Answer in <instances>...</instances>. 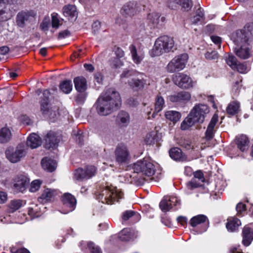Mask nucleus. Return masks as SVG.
Wrapping results in <instances>:
<instances>
[{"mask_svg":"<svg viewBox=\"0 0 253 253\" xmlns=\"http://www.w3.org/2000/svg\"><path fill=\"white\" fill-rule=\"evenodd\" d=\"M121 105V99L119 92L113 88H109L101 93L94 106L99 115L107 116L117 109Z\"/></svg>","mask_w":253,"mask_h":253,"instance_id":"obj_1","label":"nucleus"},{"mask_svg":"<svg viewBox=\"0 0 253 253\" xmlns=\"http://www.w3.org/2000/svg\"><path fill=\"white\" fill-rule=\"evenodd\" d=\"M174 41L172 38L162 36L158 38L151 51L152 57L159 56L173 51Z\"/></svg>","mask_w":253,"mask_h":253,"instance_id":"obj_2","label":"nucleus"},{"mask_svg":"<svg viewBox=\"0 0 253 253\" xmlns=\"http://www.w3.org/2000/svg\"><path fill=\"white\" fill-rule=\"evenodd\" d=\"M253 29V24H246L244 29L238 30L232 34L231 39L237 46L249 45V42L252 38V31Z\"/></svg>","mask_w":253,"mask_h":253,"instance_id":"obj_3","label":"nucleus"},{"mask_svg":"<svg viewBox=\"0 0 253 253\" xmlns=\"http://www.w3.org/2000/svg\"><path fill=\"white\" fill-rule=\"evenodd\" d=\"M158 167L157 164H154L149 159L145 158L134 163L133 169L134 172L141 173L149 177L154 174Z\"/></svg>","mask_w":253,"mask_h":253,"instance_id":"obj_4","label":"nucleus"},{"mask_svg":"<svg viewBox=\"0 0 253 253\" xmlns=\"http://www.w3.org/2000/svg\"><path fill=\"white\" fill-rule=\"evenodd\" d=\"M188 55L184 53L175 56L168 64L166 67V71L170 73H173L183 70L187 62Z\"/></svg>","mask_w":253,"mask_h":253,"instance_id":"obj_5","label":"nucleus"},{"mask_svg":"<svg viewBox=\"0 0 253 253\" xmlns=\"http://www.w3.org/2000/svg\"><path fill=\"white\" fill-rule=\"evenodd\" d=\"M66 21L61 17H51V20L49 17H45L40 25V29L46 34L49 27H51L50 32L54 33L55 30H57L60 26L65 24L68 26L69 24H66Z\"/></svg>","mask_w":253,"mask_h":253,"instance_id":"obj_6","label":"nucleus"},{"mask_svg":"<svg viewBox=\"0 0 253 253\" xmlns=\"http://www.w3.org/2000/svg\"><path fill=\"white\" fill-rule=\"evenodd\" d=\"M101 195L102 203L111 205L114 203V202L118 201L122 199L123 194L120 189L116 187L111 186L107 187L103 190Z\"/></svg>","mask_w":253,"mask_h":253,"instance_id":"obj_7","label":"nucleus"},{"mask_svg":"<svg viewBox=\"0 0 253 253\" xmlns=\"http://www.w3.org/2000/svg\"><path fill=\"white\" fill-rule=\"evenodd\" d=\"M27 150L23 144H19L15 149L11 147L7 148L5 152L6 159L12 163H16L26 156Z\"/></svg>","mask_w":253,"mask_h":253,"instance_id":"obj_8","label":"nucleus"},{"mask_svg":"<svg viewBox=\"0 0 253 253\" xmlns=\"http://www.w3.org/2000/svg\"><path fill=\"white\" fill-rule=\"evenodd\" d=\"M210 112L209 107L204 104H196L190 111L189 114L195 121L202 124Z\"/></svg>","mask_w":253,"mask_h":253,"instance_id":"obj_9","label":"nucleus"},{"mask_svg":"<svg viewBox=\"0 0 253 253\" xmlns=\"http://www.w3.org/2000/svg\"><path fill=\"white\" fill-rule=\"evenodd\" d=\"M114 153L115 160L119 165L127 163L130 158L128 149L124 144H118L115 149Z\"/></svg>","mask_w":253,"mask_h":253,"instance_id":"obj_10","label":"nucleus"},{"mask_svg":"<svg viewBox=\"0 0 253 253\" xmlns=\"http://www.w3.org/2000/svg\"><path fill=\"white\" fill-rule=\"evenodd\" d=\"M176 85L181 88L189 89L194 87L196 82L193 81L189 76L183 73H179L173 78Z\"/></svg>","mask_w":253,"mask_h":253,"instance_id":"obj_11","label":"nucleus"},{"mask_svg":"<svg viewBox=\"0 0 253 253\" xmlns=\"http://www.w3.org/2000/svg\"><path fill=\"white\" fill-rule=\"evenodd\" d=\"M63 207L60 212L67 214L74 211L76 206V199L74 196L70 193H65L62 198Z\"/></svg>","mask_w":253,"mask_h":253,"instance_id":"obj_12","label":"nucleus"},{"mask_svg":"<svg viewBox=\"0 0 253 253\" xmlns=\"http://www.w3.org/2000/svg\"><path fill=\"white\" fill-rule=\"evenodd\" d=\"M127 83L132 89L137 91L141 90L147 84L146 76L139 73L129 80Z\"/></svg>","mask_w":253,"mask_h":253,"instance_id":"obj_13","label":"nucleus"},{"mask_svg":"<svg viewBox=\"0 0 253 253\" xmlns=\"http://www.w3.org/2000/svg\"><path fill=\"white\" fill-rule=\"evenodd\" d=\"M29 182V178L25 175H18L13 179V188L16 192H23Z\"/></svg>","mask_w":253,"mask_h":253,"instance_id":"obj_14","label":"nucleus"},{"mask_svg":"<svg viewBox=\"0 0 253 253\" xmlns=\"http://www.w3.org/2000/svg\"><path fill=\"white\" fill-rule=\"evenodd\" d=\"M207 220L208 218L206 215L204 214H199L191 218L190 224L193 227H196L199 225H202V228L199 231H197V234H201L205 232L208 228L207 224L203 225Z\"/></svg>","mask_w":253,"mask_h":253,"instance_id":"obj_15","label":"nucleus"},{"mask_svg":"<svg viewBox=\"0 0 253 253\" xmlns=\"http://www.w3.org/2000/svg\"><path fill=\"white\" fill-rule=\"evenodd\" d=\"M191 97V94L189 92L181 91L169 95L168 99L172 103H182L189 101Z\"/></svg>","mask_w":253,"mask_h":253,"instance_id":"obj_16","label":"nucleus"},{"mask_svg":"<svg viewBox=\"0 0 253 253\" xmlns=\"http://www.w3.org/2000/svg\"><path fill=\"white\" fill-rule=\"evenodd\" d=\"M176 3L179 4L182 11L186 12L190 11L193 5L192 0H169V6L173 9Z\"/></svg>","mask_w":253,"mask_h":253,"instance_id":"obj_17","label":"nucleus"},{"mask_svg":"<svg viewBox=\"0 0 253 253\" xmlns=\"http://www.w3.org/2000/svg\"><path fill=\"white\" fill-rule=\"evenodd\" d=\"M57 194V190L46 188L43 190L42 195L38 198V201L42 204H45L53 200Z\"/></svg>","mask_w":253,"mask_h":253,"instance_id":"obj_18","label":"nucleus"},{"mask_svg":"<svg viewBox=\"0 0 253 253\" xmlns=\"http://www.w3.org/2000/svg\"><path fill=\"white\" fill-rule=\"evenodd\" d=\"M133 61L136 64H139L144 57V52L141 48H137L136 46L131 44L129 47Z\"/></svg>","mask_w":253,"mask_h":253,"instance_id":"obj_19","label":"nucleus"},{"mask_svg":"<svg viewBox=\"0 0 253 253\" xmlns=\"http://www.w3.org/2000/svg\"><path fill=\"white\" fill-rule=\"evenodd\" d=\"M45 147L46 148H55L60 141V138L55 133L50 131L45 137Z\"/></svg>","mask_w":253,"mask_h":253,"instance_id":"obj_20","label":"nucleus"},{"mask_svg":"<svg viewBox=\"0 0 253 253\" xmlns=\"http://www.w3.org/2000/svg\"><path fill=\"white\" fill-rule=\"evenodd\" d=\"M238 148L242 152H244L249 147L250 141L248 137L244 134H240L236 136L235 139Z\"/></svg>","mask_w":253,"mask_h":253,"instance_id":"obj_21","label":"nucleus"},{"mask_svg":"<svg viewBox=\"0 0 253 253\" xmlns=\"http://www.w3.org/2000/svg\"><path fill=\"white\" fill-rule=\"evenodd\" d=\"M75 89L78 92H84L87 88V81L83 76H79L74 79Z\"/></svg>","mask_w":253,"mask_h":253,"instance_id":"obj_22","label":"nucleus"},{"mask_svg":"<svg viewBox=\"0 0 253 253\" xmlns=\"http://www.w3.org/2000/svg\"><path fill=\"white\" fill-rule=\"evenodd\" d=\"M42 144L41 138L36 133H32L30 134L27 139V145L31 149L36 148Z\"/></svg>","mask_w":253,"mask_h":253,"instance_id":"obj_23","label":"nucleus"},{"mask_svg":"<svg viewBox=\"0 0 253 253\" xmlns=\"http://www.w3.org/2000/svg\"><path fill=\"white\" fill-rule=\"evenodd\" d=\"M218 115L215 114L212 116L208 126L206 132V137L207 139H211L213 137L214 132V127L218 122Z\"/></svg>","mask_w":253,"mask_h":253,"instance_id":"obj_24","label":"nucleus"},{"mask_svg":"<svg viewBox=\"0 0 253 253\" xmlns=\"http://www.w3.org/2000/svg\"><path fill=\"white\" fill-rule=\"evenodd\" d=\"M242 243L245 246H249L253 240V231L249 227L245 226L243 229Z\"/></svg>","mask_w":253,"mask_h":253,"instance_id":"obj_25","label":"nucleus"},{"mask_svg":"<svg viewBox=\"0 0 253 253\" xmlns=\"http://www.w3.org/2000/svg\"><path fill=\"white\" fill-rule=\"evenodd\" d=\"M129 121V115L125 111H120L117 116V123L121 126H127Z\"/></svg>","mask_w":253,"mask_h":253,"instance_id":"obj_26","label":"nucleus"},{"mask_svg":"<svg viewBox=\"0 0 253 253\" xmlns=\"http://www.w3.org/2000/svg\"><path fill=\"white\" fill-rule=\"evenodd\" d=\"M119 237L123 241H128L136 237L134 231L130 228H124L119 233Z\"/></svg>","mask_w":253,"mask_h":253,"instance_id":"obj_27","label":"nucleus"},{"mask_svg":"<svg viewBox=\"0 0 253 253\" xmlns=\"http://www.w3.org/2000/svg\"><path fill=\"white\" fill-rule=\"evenodd\" d=\"M41 164L43 169L49 172L54 171L57 166L56 162L54 160L48 158H43Z\"/></svg>","mask_w":253,"mask_h":253,"instance_id":"obj_28","label":"nucleus"},{"mask_svg":"<svg viewBox=\"0 0 253 253\" xmlns=\"http://www.w3.org/2000/svg\"><path fill=\"white\" fill-rule=\"evenodd\" d=\"M227 221L226 227L227 230L231 232L236 231L241 225V221L235 217L228 218Z\"/></svg>","mask_w":253,"mask_h":253,"instance_id":"obj_29","label":"nucleus"},{"mask_svg":"<svg viewBox=\"0 0 253 253\" xmlns=\"http://www.w3.org/2000/svg\"><path fill=\"white\" fill-rule=\"evenodd\" d=\"M41 111L43 115L50 116L53 112L55 114V109H53L49 104V102L45 99H42L40 102Z\"/></svg>","mask_w":253,"mask_h":253,"instance_id":"obj_30","label":"nucleus"},{"mask_svg":"<svg viewBox=\"0 0 253 253\" xmlns=\"http://www.w3.org/2000/svg\"><path fill=\"white\" fill-rule=\"evenodd\" d=\"M62 13L64 16H78L79 14L76 6L71 4L63 6Z\"/></svg>","mask_w":253,"mask_h":253,"instance_id":"obj_31","label":"nucleus"},{"mask_svg":"<svg viewBox=\"0 0 253 253\" xmlns=\"http://www.w3.org/2000/svg\"><path fill=\"white\" fill-rule=\"evenodd\" d=\"M169 156L173 160L179 161H183L185 160V157L183 154L180 149L175 147L169 151Z\"/></svg>","mask_w":253,"mask_h":253,"instance_id":"obj_32","label":"nucleus"},{"mask_svg":"<svg viewBox=\"0 0 253 253\" xmlns=\"http://www.w3.org/2000/svg\"><path fill=\"white\" fill-rule=\"evenodd\" d=\"M239 48L236 47V54L242 59H247L250 56L249 45L238 46Z\"/></svg>","mask_w":253,"mask_h":253,"instance_id":"obj_33","label":"nucleus"},{"mask_svg":"<svg viewBox=\"0 0 253 253\" xmlns=\"http://www.w3.org/2000/svg\"><path fill=\"white\" fill-rule=\"evenodd\" d=\"M11 130L7 127H2L0 129V143L8 142L11 138Z\"/></svg>","mask_w":253,"mask_h":253,"instance_id":"obj_34","label":"nucleus"},{"mask_svg":"<svg viewBox=\"0 0 253 253\" xmlns=\"http://www.w3.org/2000/svg\"><path fill=\"white\" fill-rule=\"evenodd\" d=\"M158 140V132L157 130H153L146 134L144 142L147 145H153Z\"/></svg>","mask_w":253,"mask_h":253,"instance_id":"obj_35","label":"nucleus"},{"mask_svg":"<svg viewBox=\"0 0 253 253\" xmlns=\"http://www.w3.org/2000/svg\"><path fill=\"white\" fill-rule=\"evenodd\" d=\"M240 104L237 101L230 103L226 108L227 113L232 116L237 114L240 111Z\"/></svg>","mask_w":253,"mask_h":253,"instance_id":"obj_36","label":"nucleus"},{"mask_svg":"<svg viewBox=\"0 0 253 253\" xmlns=\"http://www.w3.org/2000/svg\"><path fill=\"white\" fill-rule=\"evenodd\" d=\"M165 117L167 119L175 123L181 118V114L176 111L169 110L165 112Z\"/></svg>","mask_w":253,"mask_h":253,"instance_id":"obj_37","label":"nucleus"},{"mask_svg":"<svg viewBox=\"0 0 253 253\" xmlns=\"http://www.w3.org/2000/svg\"><path fill=\"white\" fill-rule=\"evenodd\" d=\"M135 4L133 2L126 3L122 7L120 12L122 15H129L133 14L134 11Z\"/></svg>","mask_w":253,"mask_h":253,"instance_id":"obj_38","label":"nucleus"},{"mask_svg":"<svg viewBox=\"0 0 253 253\" xmlns=\"http://www.w3.org/2000/svg\"><path fill=\"white\" fill-rule=\"evenodd\" d=\"M197 123L193 119L192 116L189 114L188 116L182 122L181 128L182 130H187Z\"/></svg>","mask_w":253,"mask_h":253,"instance_id":"obj_39","label":"nucleus"},{"mask_svg":"<svg viewBox=\"0 0 253 253\" xmlns=\"http://www.w3.org/2000/svg\"><path fill=\"white\" fill-rule=\"evenodd\" d=\"M159 207L163 212H167L172 209V206L169 201V196H165L159 204Z\"/></svg>","mask_w":253,"mask_h":253,"instance_id":"obj_40","label":"nucleus"},{"mask_svg":"<svg viewBox=\"0 0 253 253\" xmlns=\"http://www.w3.org/2000/svg\"><path fill=\"white\" fill-rule=\"evenodd\" d=\"M73 84L70 80H65L60 83V88L65 93L68 94L72 90Z\"/></svg>","mask_w":253,"mask_h":253,"instance_id":"obj_41","label":"nucleus"},{"mask_svg":"<svg viewBox=\"0 0 253 253\" xmlns=\"http://www.w3.org/2000/svg\"><path fill=\"white\" fill-rule=\"evenodd\" d=\"M132 216H134L137 220H139L140 218V215L137 212L132 211H126L123 213L122 219L124 221H126Z\"/></svg>","mask_w":253,"mask_h":253,"instance_id":"obj_42","label":"nucleus"},{"mask_svg":"<svg viewBox=\"0 0 253 253\" xmlns=\"http://www.w3.org/2000/svg\"><path fill=\"white\" fill-rule=\"evenodd\" d=\"M165 105V100L164 98L158 95L156 98V102L155 104V112L159 113L162 110Z\"/></svg>","mask_w":253,"mask_h":253,"instance_id":"obj_43","label":"nucleus"},{"mask_svg":"<svg viewBox=\"0 0 253 253\" xmlns=\"http://www.w3.org/2000/svg\"><path fill=\"white\" fill-rule=\"evenodd\" d=\"M22 206V201L20 200H13L9 204L8 211L10 212H13L18 210Z\"/></svg>","mask_w":253,"mask_h":253,"instance_id":"obj_44","label":"nucleus"},{"mask_svg":"<svg viewBox=\"0 0 253 253\" xmlns=\"http://www.w3.org/2000/svg\"><path fill=\"white\" fill-rule=\"evenodd\" d=\"M169 201L170 204L172 206V209L174 208L175 209H177L180 207L181 200L177 197L169 196Z\"/></svg>","mask_w":253,"mask_h":253,"instance_id":"obj_45","label":"nucleus"},{"mask_svg":"<svg viewBox=\"0 0 253 253\" xmlns=\"http://www.w3.org/2000/svg\"><path fill=\"white\" fill-rule=\"evenodd\" d=\"M42 181L39 179H36L33 181L30 185L29 191L31 192H36L38 191L41 186Z\"/></svg>","mask_w":253,"mask_h":253,"instance_id":"obj_46","label":"nucleus"},{"mask_svg":"<svg viewBox=\"0 0 253 253\" xmlns=\"http://www.w3.org/2000/svg\"><path fill=\"white\" fill-rule=\"evenodd\" d=\"M85 176H86V175H85L84 169H78L76 170L74 173V178L76 180H82L86 179Z\"/></svg>","mask_w":253,"mask_h":253,"instance_id":"obj_47","label":"nucleus"},{"mask_svg":"<svg viewBox=\"0 0 253 253\" xmlns=\"http://www.w3.org/2000/svg\"><path fill=\"white\" fill-rule=\"evenodd\" d=\"M96 169L94 166H89L86 167L84 169V171L85 172L86 179H89L94 176L96 173Z\"/></svg>","mask_w":253,"mask_h":253,"instance_id":"obj_48","label":"nucleus"},{"mask_svg":"<svg viewBox=\"0 0 253 253\" xmlns=\"http://www.w3.org/2000/svg\"><path fill=\"white\" fill-rule=\"evenodd\" d=\"M165 17H151V21L154 27L162 26L165 21Z\"/></svg>","mask_w":253,"mask_h":253,"instance_id":"obj_49","label":"nucleus"},{"mask_svg":"<svg viewBox=\"0 0 253 253\" xmlns=\"http://www.w3.org/2000/svg\"><path fill=\"white\" fill-rule=\"evenodd\" d=\"M110 65L115 68H120L123 65V62L121 58L114 57L110 61Z\"/></svg>","mask_w":253,"mask_h":253,"instance_id":"obj_50","label":"nucleus"},{"mask_svg":"<svg viewBox=\"0 0 253 253\" xmlns=\"http://www.w3.org/2000/svg\"><path fill=\"white\" fill-rule=\"evenodd\" d=\"M11 93L10 90L7 87L0 89V99L4 100L9 98Z\"/></svg>","mask_w":253,"mask_h":253,"instance_id":"obj_51","label":"nucleus"},{"mask_svg":"<svg viewBox=\"0 0 253 253\" xmlns=\"http://www.w3.org/2000/svg\"><path fill=\"white\" fill-rule=\"evenodd\" d=\"M182 145L187 150L193 149L196 151L199 150V149L195 143H192L188 140L184 141Z\"/></svg>","mask_w":253,"mask_h":253,"instance_id":"obj_52","label":"nucleus"},{"mask_svg":"<svg viewBox=\"0 0 253 253\" xmlns=\"http://www.w3.org/2000/svg\"><path fill=\"white\" fill-rule=\"evenodd\" d=\"M226 63L232 69H235L237 64V59L234 56L229 55L226 59Z\"/></svg>","mask_w":253,"mask_h":253,"instance_id":"obj_53","label":"nucleus"},{"mask_svg":"<svg viewBox=\"0 0 253 253\" xmlns=\"http://www.w3.org/2000/svg\"><path fill=\"white\" fill-rule=\"evenodd\" d=\"M88 247L91 253H102L100 248L98 246H96L92 242H89L88 243Z\"/></svg>","mask_w":253,"mask_h":253,"instance_id":"obj_54","label":"nucleus"},{"mask_svg":"<svg viewBox=\"0 0 253 253\" xmlns=\"http://www.w3.org/2000/svg\"><path fill=\"white\" fill-rule=\"evenodd\" d=\"M235 69H236L239 72L243 74L247 73L249 70V69L248 68L247 66L243 63H237L236 65Z\"/></svg>","mask_w":253,"mask_h":253,"instance_id":"obj_55","label":"nucleus"},{"mask_svg":"<svg viewBox=\"0 0 253 253\" xmlns=\"http://www.w3.org/2000/svg\"><path fill=\"white\" fill-rule=\"evenodd\" d=\"M218 57V55L217 52L216 51H208L205 54V57L207 59L209 60H213V59H217Z\"/></svg>","mask_w":253,"mask_h":253,"instance_id":"obj_56","label":"nucleus"},{"mask_svg":"<svg viewBox=\"0 0 253 253\" xmlns=\"http://www.w3.org/2000/svg\"><path fill=\"white\" fill-rule=\"evenodd\" d=\"M114 51L116 57L122 58L124 56V51L120 47H116L114 49Z\"/></svg>","mask_w":253,"mask_h":253,"instance_id":"obj_57","label":"nucleus"},{"mask_svg":"<svg viewBox=\"0 0 253 253\" xmlns=\"http://www.w3.org/2000/svg\"><path fill=\"white\" fill-rule=\"evenodd\" d=\"M35 12L33 10H23L18 13L17 16H35Z\"/></svg>","mask_w":253,"mask_h":253,"instance_id":"obj_58","label":"nucleus"},{"mask_svg":"<svg viewBox=\"0 0 253 253\" xmlns=\"http://www.w3.org/2000/svg\"><path fill=\"white\" fill-rule=\"evenodd\" d=\"M211 39L213 43L218 45L219 48H220L221 43V39L220 37L216 36H211Z\"/></svg>","mask_w":253,"mask_h":253,"instance_id":"obj_59","label":"nucleus"},{"mask_svg":"<svg viewBox=\"0 0 253 253\" xmlns=\"http://www.w3.org/2000/svg\"><path fill=\"white\" fill-rule=\"evenodd\" d=\"M21 122L24 125H29L31 124V120L26 115H22L19 117Z\"/></svg>","mask_w":253,"mask_h":253,"instance_id":"obj_60","label":"nucleus"},{"mask_svg":"<svg viewBox=\"0 0 253 253\" xmlns=\"http://www.w3.org/2000/svg\"><path fill=\"white\" fill-rule=\"evenodd\" d=\"M27 19L25 17H17L16 22L19 27H23L25 25V22Z\"/></svg>","mask_w":253,"mask_h":253,"instance_id":"obj_61","label":"nucleus"},{"mask_svg":"<svg viewBox=\"0 0 253 253\" xmlns=\"http://www.w3.org/2000/svg\"><path fill=\"white\" fill-rule=\"evenodd\" d=\"M70 35V32L68 30L61 31L58 34V38L59 39H64Z\"/></svg>","mask_w":253,"mask_h":253,"instance_id":"obj_62","label":"nucleus"},{"mask_svg":"<svg viewBox=\"0 0 253 253\" xmlns=\"http://www.w3.org/2000/svg\"><path fill=\"white\" fill-rule=\"evenodd\" d=\"M245 205L242 203H239L236 206V210L237 214H241V213L245 211Z\"/></svg>","mask_w":253,"mask_h":253,"instance_id":"obj_63","label":"nucleus"},{"mask_svg":"<svg viewBox=\"0 0 253 253\" xmlns=\"http://www.w3.org/2000/svg\"><path fill=\"white\" fill-rule=\"evenodd\" d=\"M94 81L98 84H101L103 81V76L101 73H97L94 75Z\"/></svg>","mask_w":253,"mask_h":253,"instance_id":"obj_64","label":"nucleus"}]
</instances>
